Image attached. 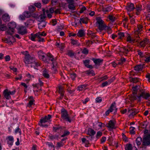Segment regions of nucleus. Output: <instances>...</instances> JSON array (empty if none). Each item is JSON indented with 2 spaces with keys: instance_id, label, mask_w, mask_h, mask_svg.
Instances as JSON below:
<instances>
[{
  "instance_id": "nucleus-1",
  "label": "nucleus",
  "mask_w": 150,
  "mask_h": 150,
  "mask_svg": "<svg viewBox=\"0 0 150 150\" xmlns=\"http://www.w3.org/2000/svg\"><path fill=\"white\" fill-rule=\"evenodd\" d=\"M147 146H150V134L145 135L143 137L142 144L140 148H145Z\"/></svg>"
},
{
  "instance_id": "nucleus-2",
  "label": "nucleus",
  "mask_w": 150,
  "mask_h": 150,
  "mask_svg": "<svg viewBox=\"0 0 150 150\" xmlns=\"http://www.w3.org/2000/svg\"><path fill=\"white\" fill-rule=\"evenodd\" d=\"M96 26L98 28V30L100 32L103 30V21L100 17H96Z\"/></svg>"
},
{
  "instance_id": "nucleus-3",
  "label": "nucleus",
  "mask_w": 150,
  "mask_h": 150,
  "mask_svg": "<svg viewBox=\"0 0 150 150\" xmlns=\"http://www.w3.org/2000/svg\"><path fill=\"white\" fill-rule=\"evenodd\" d=\"M8 29L6 32L10 35L13 34L14 33V28L16 27V24L14 22H10L8 25Z\"/></svg>"
},
{
  "instance_id": "nucleus-4",
  "label": "nucleus",
  "mask_w": 150,
  "mask_h": 150,
  "mask_svg": "<svg viewBox=\"0 0 150 150\" xmlns=\"http://www.w3.org/2000/svg\"><path fill=\"white\" fill-rule=\"evenodd\" d=\"M35 60V58L31 57L28 54H26L25 55L24 62L27 65L30 64H32Z\"/></svg>"
},
{
  "instance_id": "nucleus-5",
  "label": "nucleus",
  "mask_w": 150,
  "mask_h": 150,
  "mask_svg": "<svg viewBox=\"0 0 150 150\" xmlns=\"http://www.w3.org/2000/svg\"><path fill=\"white\" fill-rule=\"evenodd\" d=\"M150 97V94L149 93H146L143 91L137 96V98L139 101H140L141 100L142 97L146 100H147Z\"/></svg>"
},
{
  "instance_id": "nucleus-6",
  "label": "nucleus",
  "mask_w": 150,
  "mask_h": 150,
  "mask_svg": "<svg viewBox=\"0 0 150 150\" xmlns=\"http://www.w3.org/2000/svg\"><path fill=\"white\" fill-rule=\"evenodd\" d=\"M117 108H116L115 103H113L111 105L109 109L105 112H117Z\"/></svg>"
},
{
  "instance_id": "nucleus-7",
  "label": "nucleus",
  "mask_w": 150,
  "mask_h": 150,
  "mask_svg": "<svg viewBox=\"0 0 150 150\" xmlns=\"http://www.w3.org/2000/svg\"><path fill=\"white\" fill-rule=\"evenodd\" d=\"M61 116L63 120H65L69 122H71V117L67 113H62Z\"/></svg>"
},
{
  "instance_id": "nucleus-8",
  "label": "nucleus",
  "mask_w": 150,
  "mask_h": 150,
  "mask_svg": "<svg viewBox=\"0 0 150 150\" xmlns=\"http://www.w3.org/2000/svg\"><path fill=\"white\" fill-rule=\"evenodd\" d=\"M115 122L112 120H110L108 123L107 127L110 129H115L116 127L115 126Z\"/></svg>"
},
{
  "instance_id": "nucleus-9",
  "label": "nucleus",
  "mask_w": 150,
  "mask_h": 150,
  "mask_svg": "<svg viewBox=\"0 0 150 150\" xmlns=\"http://www.w3.org/2000/svg\"><path fill=\"white\" fill-rule=\"evenodd\" d=\"M135 8L134 4L132 3H128L126 6V9L129 11H133Z\"/></svg>"
},
{
  "instance_id": "nucleus-10",
  "label": "nucleus",
  "mask_w": 150,
  "mask_h": 150,
  "mask_svg": "<svg viewBox=\"0 0 150 150\" xmlns=\"http://www.w3.org/2000/svg\"><path fill=\"white\" fill-rule=\"evenodd\" d=\"M27 32L24 26H22L18 29V33L22 35L25 34Z\"/></svg>"
},
{
  "instance_id": "nucleus-11",
  "label": "nucleus",
  "mask_w": 150,
  "mask_h": 150,
  "mask_svg": "<svg viewBox=\"0 0 150 150\" xmlns=\"http://www.w3.org/2000/svg\"><path fill=\"white\" fill-rule=\"evenodd\" d=\"M139 87V86H136L135 87H133L132 88L133 90V98L134 99H137V96H136L137 93V91L138 89V88Z\"/></svg>"
},
{
  "instance_id": "nucleus-12",
  "label": "nucleus",
  "mask_w": 150,
  "mask_h": 150,
  "mask_svg": "<svg viewBox=\"0 0 150 150\" xmlns=\"http://www.w3.org/2000/svg\"><path fill=\"white\" fill-rule=\"evenodd\" d=\"M46 17L45 13L41 14L37 18V20L39 22H45Z\"/></svg>"
},
{
  "instance_id": "nucleus-13",
  "label": "nucleus",
  "mask_w": 150,
  "mask_h": 150,
  "mask_svg": "<svg viewBox=\"0 0 150 150\" xmlns=\"http://www.w3.org/2000/svg\"><path fill=\"white\" fill-rule=\"evenodd\" d=\"M149 43V40L147 38H145L144 40L140 42L139 43L141 47H144L146 44Z\"/></svg>"
},
{
  "instance_id": "nucleus-14",
  "label": "nucleus",
  "mask_w": 150,
  "mask_h": 150,
  "mask_svg": "<svg viewBox=\"0 0 150 150\" xmlns=\"http://www.w3.org/2000/svg\"><path fill=\"white\" fill-rule=\"evenodd\" d=\"M40 66V63L36 61L35 60L33 62V64H31V67L33 68L37 69H38L36 67H38Z\"/></svg>"
},
{
  "instance_id": "nucleus-15",
  "label": "nucleus",
  "mask_w": 150,
  "mask_h": 150,
  "mask_svg": "<svg viewBox=\"0 0 150 150\" xmlns=\"http://www.w3.org/2000/svg\"><path fill=\"white\" fill-rule=\"evenodd\" d=\"M8 144L10 146L12 145L13 142V138L12 136H9L8 137Z\"/></svg>"
},
{
  "instance_id": "nucleus-16",
  "label": "nucleus",
  "mask_w": 150,
  "mask_h": 150,
  "mask_svg": "<svg viewBox=\"0 0 150 150\" xmlns=\"http://www.w3.org/2000/svg\"><path fill=\"white\" fill-rule=\"evenodd\" d=\"M143 67V65L141 64L138 65L134 67V69L137 71H142Z\"/></svg>"
},
{
  "instance_id": "nucleus-17",
  "label": "nucleus",
  "mask_w": 150,
  "mask_h": 150,
  "mask_svg": "<svg viewBox=\"0 0 150 150\" xmlns=\"http://www.w3.org/2000/svg\"><path fill=\"white\" fill-rule=\"evenodd\" d=\"M42 72V75L45 78L47 79H48L49 78L50 75L47 70L45 69H44Z\"/></svg>"
},
{
  "instance_id": "nucleus-18",
  "label": "nucleus",
  "mask_w": 150,
  "mask_h": 150,
  "mask_svg": "<svg viewBox=\"0 0 150 150\" xmlns=\"http://www.w3.org/2000/svg\"><path fill=\"white\" fill-rule=\"evenodd\" d=\"M2 18L3 20L5 22L9 21L10 19L9 15L6 14L3 16Z\"/></svg>"
},
{
  "instance_id": "nucleus-19",
  "label": "nucleus",
  "mask_w": 150,
  "mask_h": 150,
  "mask_svg": "<svg viewBox=\"0 0 150 150\" xmlns=\"http://www.w3.org/2000/svg\"><path fill=\"white\" fill-rule=\"evenodd\" d=\"M4 97L7 99H9L11 98L10 94L7 89H6L4 92Z\"/></svg>"
},
{
  "instance_id": "nucleus-20",
  "label": "nucleus",
  "mask_w": 150,
  "mask_h": 150,
  "mask_svg": "<svg viewBox=\"0 0 150 150\" xmlns=\"http://www.w3.org/2000/svg\"><path fill=\"white\" fill-rule=\"evenodd\" d=\"M53 66L52 68V73H55L57 71V70L56 69V66L57 65V63L55 62H52Z\"/></svg>"
},
{
  "instance_id": "nucleus-21",
  "label": "nucleus",
  "mask_w": 150,
  "mask_h": 150,
  "mask_svg": "<svg viewBox=\"0 0 150 150\" xmlns=\"http://www.w3.org/2000/svg\"><path fill=\"white\" fill-rule=\"evenodd\" d=\"M142 142V139L140 137H138L136 140V142L138 146L140 145Z\"/></svg>"
},
{
  "instance_id": "nucleus-22",
  "label": "nucleus",
  "mask_w": 150,
  "mask_h": 150,
  "mask_svg": "<svg viewBox=\"0 0 150 150\" xmlns=\"http://www.w3.org/2000/svg\"><path fill=\"white\" fill-rule=\"evenodd\" d=\"M51 118V115H48L47 116H45L44 118H42L40 120H42L43 122H46L47 121H48Z\"/></svg>"
},
{
  "instance_id": "nucleus-23",
  "label": "nucleus",
  "mask_w": 150,
  "mask_h": 150,
  "mask_svg": "<svg viewBox=\"0 0 150 150\" xmlns=\"http://www.w3.org/2000/svg\"><path fill=\"white\" fill-rule=\"evenodd\" d=\"M139 79L138 78L130 77L129 81L131 82H133V83H136L139 81Z\"/></svg>"
},
{
  "instance_id": "nucleus-24",
  "label": "nucleus",
  "mask_w": 150,
  "mask_h": 150,
  "mask_svg": "<svg viewBox=\"0 0 150 150\" xmlns=\"http://www.w3.org/2000/svg\"><path fill=\"white\" fill-rule=\"evenodd\" d=\"M92 60L93 61L95 64H99L100 63H102L103 61V60L100 59H97L93 58Z\"/></svg>"
},
{
  "instance_id": "nucleus-25",
  "label": "nucleus",
  "mask_w": 150,
  "mask_h": 150,
  "mask_svg": "<svg viewBox=\"0 0 150 150\" xmlns=\"http://www.w3.org/2000/svg\"><path fill=\"white\" fill-rule=\"evenodd\" d=\"M96 133L94 130L91 128H89L88 131V134L89 135L93 136Z\"/></svg>"
},
{
  "instance_id": "nucleus-26",
  "label": "nucleus",
  "mask_w": 150,
  "mask_h": 150,
  "mask_svg": "<svg viewBox=\"0 0 150 150\" xmlns=\"http://www.w3.org/2000/svg\"><path fill=\"white\" fill-rule=\"evenodd\" d=\"M112 9V8L111 6H108L104 8V13H106Z\"/></svg>"
},
{
  "instance_id": "nucleus-27",
  "label": "nucleus",
  "mask_w": 150,
  "mask_h": 150,
  "mask_svg": "<svg viewBox=\"0 0 150 150\" xmlns=\"http://www.w3.org/2000/svg\"><path fill=\"white\" fill-rule=\"evenodd\" d=\"M38 23V28L40 29H42L45 27L46 23L45 22H40Z\"/></svg>"
},
{
  "instance_id": "nucleus-28",
  "label": "nucleus",
  "mask_w": 150,
  "mask_h": 150,
  "mask_svg": "<svg viewBox=\"0 0 150 150\" xmlns=\"http://www.w3.org/2000/svg\"><path fill=\"white\" fill-rule=\"evenodd\" d=\"M85 35V33L83 30H81L79 31L77 35L79 37H82Z\"/></svg>"
},
{
  "instance_id": "nucleus-29",
  "label": "nucleus",
  "mask_w": 150,
  "mask_h": 150,
  "mask_svg": "<svg viewBox=\"0 0 150 150\" xmlns=\"http://www.w3.org/2000/svg\"><path fill=\"white\" fill-rule=\"evenodd\" d=\"M53 131L54 132H56L58 131H61L62 129V127L61 126H57V127H53Z\"/></svg>"
},
{
  "instance_id": "nucleus-30",
  "label": "nucleus",
  "mask_w": 150,
  "mask_h": 150,
  "mask_svg": "<svg viewBox=\"0 0 150 150\" xmlns=\"http://www.w3.org/2000/svg\"><path fill=\"white\" fill-rule=\"evenodd\" d=\"M45 122H43L42 120H40L39 123L38 125L41 127H48V125L46 124H43L45 123Z\"/></svg>"
},
{
  "instance_id": "nucleus-31",
  "label": "nucleus",
  "mask_w": 150,
  "mask_h": 150,
  "mask_svg": "<svg viewBox=\"0 0 150 150\" xmlns=\"http://www.w3.org/2000/svg\"><path fill=\"white\" fill-rule=\"evenodd\" d=\"M125 149V150H132V144H127Z\"/></svg>"
},
{
  "instance_id": "nucleus-32",
  "label": "nucleus",
  "mask_w": 150,
  "mask_h": 150,
  "mask_svg": "<svg viewBox=\"0 0 150 150\" xmlns=\"http://www.w3.org/2000/svg\"><path fill=\"white\" fill-rule=\"evenodd\" d=\"M35 7L31 5L29 7L28 9L30 13L33 12L35 10Z\"/></svg>"
},
{
  "instance_id": "nucleus-33",
  "label": "nucleus",
  "mask_w": 150,
  "mask_h": 150,
  "mask_svg": "<svg viewBox=\"0 0 150 150\" xmlns=\"http://www.w3.org/2000/svg\"><path fill=\"white\" fill-rule=\"evenodd\" d=\"M128 36L127 37V40L128 42H129V43H132V42H134L135 41L134 39H131L130 35L128 34Z\"/></svg>"
},
{
  "instance_id": "nucleus-34",
  "label": "nucleus",
  "mask_w": 150,
  "mask_h": 150,
  "mask_svg": "<svg viewBox=\"0 0 150 150\" xmlns=\"http://www.w3.org/2000/svg\"><path fill=\"white\" fill-rule=\"evenodd\" d=\"M123 50L122 51V50H120V52H122L123 53L125 54H127L128 52H129V49H127L126 47H123Z\"/></svg>"
},
{
  "instance_id": "nucleus-35",
  "label": "nucleus",
  "mask_w": 150,
  "mask_h": 150,
  "mask_svg": "<svg viewBox=\"0 0 150 150\" xmlns=\"http://www.w3.org/2000/svg\"><path fill=\"white\" fill-rule=\"evenodd\" d=\"M58 92L60 94H64V91L63 89V87L61 86H58Z\"/></svg>"
},
{
  "instance_id": "nucleus-36",
  "label": "nucleus",
  "mask_w": 150,
  "mask_h": 150,
  "mask_svg": "<svg viewBox=\"0 0 150 150\" xmlns=\"http://www.w3.org/2000/svg\"><path fill=\"white\" fill-rule=\"evenodd\" d=\"M69 5H68L69 8L71 10H74L75 8V6L74 5L73 3H69Z\"/></svg>"
},
{
  "instance_id": "nucleus-37",
  "label": "nucleus",
  "mask_w": 150,
  "mask_h": 150,
  "mask_svg": "<svg viewBox=\"0 0 150 150\" xmlns=\"http://www.w3.org/2000/svg\"><path fill=\"white\" fill-rule=\"evenodd\" d=\"M113 81L112 79L108 80L104 82V86H107L110 84Z\"/></svg>"
},
{
  "instance_id": "nucleus-38",
  "label": "nucleus",
  "mask_w": 150,
  "mask_h": 150,
  "mask_svg": "<svg viewBox=\"0 0 150 150\" xmlns=\"http://www.w3.org/2000/svg\"><path fill=\"white\" fill-rule=\"evenodd\" d=\"M23 14L25 18H27L30 17L31 16V13L29 11H25L23 13Z\"/></svg>"
},
{
  "instance_id": "nucleus-39",
  "label": "nucleus",
  "mask_w": 150,
  "mask_h": 150,
  "mask_svg": "<svg viewBox=\"0 0 150 150\" xmlns=\"http://www.w3.org/2000/svg\"><path fill=\"white\" fill-rule=\"evenodd\" d=\"M137 30L135 32V33H137L140 32L142 30V29L143 28V26L141 25H137Z\"/></svg>"
},
{
  "instance_id": "nucleus-40",
  "label": "nucleus",
  "mask_w": 150,
  "mask_h": 150,
  "mask_svg": "<svg viewBox=\"0 0 150 150\" xmlns=\"http://www.w3.org/2000/svg\"><path fill=\"white\" fill-rule=\"evenodd\" d=\"M36 35H37L36 36H37V38H38V39L37 40V41L38 42H44L45 40H44V38H42V36H40V37H38V33H36Z\"/></svg>"
},
{
  "instance_id": "nucleus-41",
  "label": "nucleus",
  "mask_w": 150,
  "mask_h": 150,
  "mask_svg": "<svg viewBox=\"0 0 150 150\" xmlns=\"http://www.w3.org/2000/svg\"><path fill=\"white\" fill-rule=\"evenodd\" d=\"M86 73L88 75L91 74L93 76L95 75L94 71L93 70H89L85 71Z\"/></svg>"
},
{
  "instance_id": "nucleus-42",
  "label": "nucleus",
  "mask_w": 150,
  "mask_h": 150,
  "mask_svg": "<svg viewBox=\"0 0 150 150\" xmlns=\"http://www.w3.org/2000/svg\"><path fill=\"white\" fill-rule=\"evenodd\" d=\"M33 86L34 89H35V90H33V91L36 90H39L40 88V87L39 84L38 83L33 84Z\"/></svg>"
},
{
  "instance_id": "nucleus-43",
  "label": "nucleus",
  "mask_w": 150,
  "mask_h": 150,
  "mask_svg": "<svg viewBox=\"0 0 150 150\" xmlns=\"http://www.w3.org/2000/svg\"><path fill=\"white\" fill-rule=\"evenodd\" d=\"M7 27L4 24L0 25V31H5L7 29Z\"/></svg>"
},
{
  "instance_id": "nucleus-44",
  "label": "nucleus",
  "mask_w": 150,
  "mask_h": 150,
  "mask_svg": "<svg viewBox=\"0 0 150 150\" xmlns=\"http://www.w3.org/2000/svg\"><path fill=\"white\" fill-rule=\"evenodd\" d=\"M36 34H31V35L30 37V39L32 40V41H35V39L36 38H37V36H36Z\"/></svg>"
},
{
  "instance_id": "nucleus-45",
  "label": "nucleus",
  "mask_w": 150,
  "mask_h": 150,
  "mask_svg": "<svg viewBox=\"0 0 150 150\" xmlns=\"http://www.w3.org/2000/svg\"><path fill=\"white\" fill-rule=\"evenodd\" d=\"M71 40V43L73 45H75L77 46H79L80 45V44L76 40L72 39Z\"/></svg>"
},
{
  "instance_id": "nucleus-46",
  "label": "nucleus",
  "mask_w": 150,
  "mask_h": 150,
  "mask_svg": "<svg viewBox=\"0 0 150 150\" xmlns=\"http://www.w3.org/2000/svg\"><path fill=\"white\" fill-rule=\"evenodd\" d=\"M135 128L134 127H130V134H135V132L134 130Z\"/></svg>"
},
{
  "instance_id": "nucleus-47",
  "label": "nucleus",
  "mask_w": 150,
  "mask_h": 150,
  "mask_svg": "<svg viewBox=\"0 0 150 150\" xmlns=\"http://www.w3.org/2000/svg\"><path fill=\"white\" fill-rule=\"evenodd\" d=\"M67 54L70 57H72L74 55V52L71 50H69L67 51Z\"/></svg>"
},
{
  "instance_id": "nucleus-48",
  "label": "nucleus",
  "mask_w": 150,
  "mask_h": 150,
  "mask_svg": "<svg viewBox=\"0 0 150 150\" xmlns=\"http://www.w3.org/2000/svg\"><path fill=\"white\" fill-rule=\"evenodd\" d=\"M39 82L40 83V84H39V86L40 87V88L39 89V90H36L35 91H33L34 92H38L40 91H41V86H42L43 85V83L40 80V79L39 80Z\"/></svg>"
},
{
  "instance_id": "nucleus-49",
  "label": "nucleus",
  "mask_w": 150,
  "mask_h": 150,
  "mask_svg": "<svg viewBox=\"0 0 150 150\" xmlns=\"http://www.w3.org/2000/svg\"><path fill=\"white\" fill-rule=\"evenodd\" d=\"M107 18L109 19L112 22L114 21L115 20V17L112 15H109L108 16Z\"/></svg>"
},
{
  "instance_id": "nucleus-50",
  "label": "nucleus",
  "mask_w": 150,
  "mask_h": 150,
  "mask_svg": "<svg viewBox=\"0 0 150 150\" xmlns=\"http://www.w3.org/2000/svg\"><path fill=\"white\" fill-rule=\"evenodd\" d=\"M47 56L49 58V59L52 62L54 61V58L53 56L50 53H48L47 54Z\"/></svg>"
},
{
  "instance_id": "nucleus-51",
  "label": "nucleus",
  "mask_w": 150,
  "mask_h": 150,
  "mask_svg": "<svg viewBox=\"0 0 150 150\" xmlns=\"http://www.w3.org/2000/svg\"><path fill=\"white\" fill-rule=\"evenodd\" d=\"M137 52H138V54L139 56L141 58H143L144 57V55L143 54V53L142 52H141L140 50H137Z\"/></svg>"
},
{
  "instance_id": "nucleus-52",
  "label": "nucleus",
  "mask_w": 150,
  "mask_h": 150,
  "mask_svg": "<svg viewBox=\"0 0 150 150\" xmlns=\"http://www.w3.org/2000/svg\"><path fill=\"white\" fill-rule=\"evenodd\" d=\"M38 37H40V36H45L46 35V34L45 33L44 31H43L42 32H38Z\"/></svg>"
},
{
  "instance_id": "nucleus-53",
  "label": "nucleus",
  "mask_w": 150,
  "mask_h": 150,
  "mask_svg": "<svg viewBox=\"0 0 150 150\" xmlns=\"http://www.w3.org/2000/svg\"><path fill=\"white\" fill-rule=\"evenodd\" d=\"M128 112H139V111L137 110H136L135 109L131 108V109L129 110Z\"/></svg>"
},
{
  "instance_id": "nucleus-54",
  "label": "nucleus",
  "mask_w": 150,
  "mask_h": 150,
  "mask_svg": "<svg viewBox=\"0 0 150 150\" xmlns=\"http://www.w3.org/2000/svg\"><path fill=\"white\" fill-rule=\"evenodd\" d=\"M40 57L44 62H47V61L44 55H40Z\"/></svg>"
},
{
  "instance_id": "nucleus-55",
  "label": "nucleus",
  "mask_w": 150,
  "mask_h": 150,
  "mask_svg": "<svg viewBox=\"0 0 150 150\" xmlns=\"http://www.w3.org/2000/svg\"><path fill=\"white\" fill-rule=\"evenodd\" d=\"M85 88L86 86L84 85H81L78 87V90L79 91H82L83 89Z\"/></svg>"
},
{
  "instance_id": "nucleus-56",
  "label": "nucleus",
  "mask_w": 150,
  "mask_h": 150,
  "mask_svg": "<svg viewBox=\"0 0 150 150\" xmlns=\"http://www.w3.org/2000/svg\"><path fill=\"white\" fill-rule=\"evenodd\" d=\"M104 54H105V56H110V51L108 50H105L104 52Z\"/></svg>"
},
{
  "instance_id": "nucleus-57",
  "label": "nucleus",
  "mask_w": 150,
  "mask_h": 150,
  "mask_svg": "<svg viewBox=\"0 0 150 150\" xmlns=\"http://www.w3.org/2000/svg\"><path fill=\"white\" fill-rule=\"evenodd\" d=\"M126 60V59H125L124 58H121L120 59V62L118 63V64H123L125 62Z\"/></svg>"
},
{
  "instance_id": "nucleus-58",
  "label": "nucleus",
  "mask_w": 150,
  "mask_h": 150,
  "mask_svg": "<svg viewBox=\"0 0 150 150\" xmlns=\"http://www.w3.org/2000/svg\"><path fill=\"white\" fill-rule=\"evenodd\" d=\"M82 53L84 54H87L88 52V50L86 48H84L83 50Z\"/></svg>"
},
{
  "instance_id": "nucleus-59",
  "label": "nucleus",
  "mask_w": 150,
  "mask_h": 150,
  "mask_svg": "<svg viewBox=\"0 0 150 150\" xmlns=\"http://www.w3.org/2000/svg\"><path fill=\"white\" fill-rule=\"evenodd\" d=\"M118 34L119 36V38L120 39H121L122 37H124V33L123 32H119Z\"/></svg>"
},
{
  "instance_id": "nucleus-60",
  "label": "nucleus",
  "mask_w": 150,
  "mask_h": 150,
  "mask_svg": "<svg viewBox=\"0 0 150 150\" xmlns=\"http://www.w3.org/2000/svg\"><path fill=\"white\" fill-rule=\"evenodd\" d=\"M2 41L8 44H11L12 42L10 40H8L7 38H5L4 39H2Z\"/></svg>"
},
{
  "instance_id": "nucleus-61",
  "label": "nucleus",
  "mask_w": 150,
  "mask_h": 150,
  "mask_svg": "<svg viewBox=\"0 0 150 150\" xmlns=\"http://www.w3.org/2000/svg\"><path fill=\"white\" fill-rule=\"evenodd\" d=\"M34 5L38 8H40L41 7V4L40 3H36L34 4Z\"/></svg>"
},
{
  "instance_id": "nucleus-62",
  "label": "nucleus",
  "mask_w": 150,
  "mask_h": 150,
  "mask_svg": "<svg viewBox=\"0 0 150 150\" xmlns=\"http://www.w3.org/2000/svg\"><path fill=\"white\" fill-rule=\"evenodd\" d=\"M57 147H60L63 146L64 143L63 142H58L57 143Z\"/></svg>"
},
{
  "instance_id": "nucleus-63",
  "label": "nucleus",
  "mask_w": 150,
  "mask_h": 150,
  "mask_svg": "<svg viewBox=\"0 0 150 150\" xmlns=\"http://www.w3.org/2000/svg\"><path fill=\"white\" fill-rule=\"evenodd\" d=\"M34 101V100H31L29 101V103L28 106L29 107H30L31 105H33V102Z\"/></svg>"
},
{
  "instance_id": "nucleus-64",
  "label": "nucleus",
  "mask_w": 150,
  "mask_h": 150,
  "mask_svg": "<svg viewBox=\"0 0 150 150\" xmlns=\"http://www.w3.org/2000/svg\"><path fill=\"white\" fill-rule=\"evenodd\" d=\"M58 47H59L61 50H62L64 47V44L63 43H61L60 44L59 46H58Z\"/></svg>"
}]
</instances>
